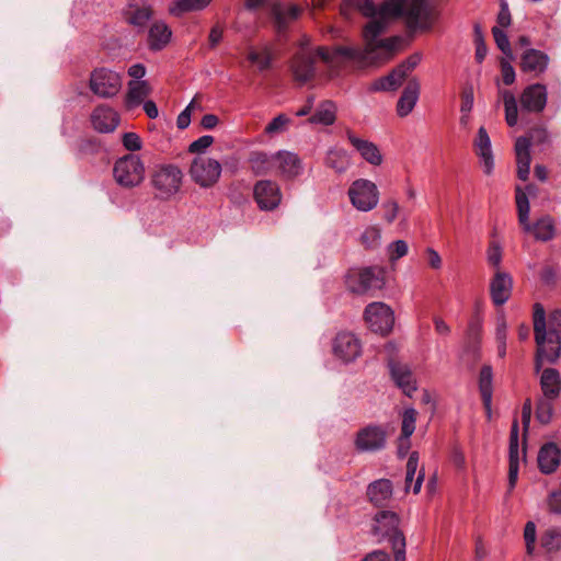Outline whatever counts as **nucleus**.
<instances>
[{
  "instance_id": "obj_17",
  "label": "nucleus",
  "mask_w": 561,
  "mask_h": 561,
  "mask_svg": "<svg viewBox=\"0 0 561 561\" xmlns=\"http://www.w3.org/2000/svg\"><path fill=\"white\" fill-rule=\"evenodd\" d=\"M512 287V276L503 270L495 271L490 280V295L493 304L496 306L505 304L511 296Z\"/></svg>"
},
{
  "instance_id": "obj_38",
  "label": "nucleus",
  "mask_w": 561,
  "mask_h": 561,
  "mask_svg": "<svg viewBox=\"0 0 561 561\" xmlns=\"http://www.w3.org/2000/svg\"><path fill=\"white\" fill-rule=\"evenodd\" d=\"M522 69L529 72H541L547 66V57L535 49L527 50L522 57Z\"/></svg>"
},
{
  "instance_id": "obj_53",
  "label": "nucleus",
  "mask_w": 561,
  "mask_h": 561,
  "mask_svg": "<svg viewBox=\"0 0 561 561\" xmlns=\"http://www.w3.org/2000/svg\"><path fill=\"white\" fill-rule=\"evenodd\" d=\"M524 538L526 541L527 553L531 554L535 548L536 541V526L533 522H528L525 526Z\"/></svg>"
},
{
  "instance_id": "obj_27",
  "label": "nucleus",
  "mask_w": 561,
  "mask_h": 561,
  "mask_svg": "<svg viewBox=\"0 0 561 561\" xmlns=\"http://www.w3.org/2000/svg\"><path fill=\"white\" fill-rule=\"evenodd\" d=\"M417 412L414 409H408L402 415L401 436L399 438L398 450L400 455L405 454L410 448L409 437L415 430Z\"/></svg>"
},
{
  "instance_id": "obj_40",
  "label": "nucleus",
  "mask_w": 561,
  "mask_h": 561,
  "mask_svg": "<svg viewBox=\"0 0 561 561\" xmlns=\"http://www.w3.org/2000/svg\"><path fill=\"white\" fill-rule=\"evenodd\" d=\"M541 389L548 399H553L559 394L560 378L559 374L551 368L545 369L541 375Z\"/></svg>"
},
{
  "instance_id": "obj_49",
  "label": "nucleus",
  "mask_w": 561,
  "mask_h": 561,
  "mask_svg": "<svg viewBox=\"0 0 561 561\" xmlns=\"http://www.w3.org/2000/svg\"><path fill=\"white\" fill-rule=\"evenodd\" d=\"M492 32H493V36H494V39H495V43H496L497 47L508 58L512 59L513 57H512L511 46H510V43H508L507 37H506L505 33L503 32V30L500 28L499 26H494Z\"/></svg>"
},
{
  "instance_id": "obj_3",
  "label": "nucleus",
  "mask_w": 561,
  "mask_h": 561,
  "mask_svg": "<svg viewBox=\"0 0 561 561\" xmlns=\"http://www.w3.org/2000/svg\"><path fill=\"white\" fill-rule=\"evenodd\" d=\"M399 525L400 520L394 513L381 511L374 518L373 531L376 536L388 538L392 546L396 561H404L405 540Z\"/></svg>"
},
{
  "instance_id": "obj_9",
  "label": "nucleus",
  "mask_w": 561,
  "mask_h": 561,
  "mask_svg": "<svg viewBox=\"0 0 561 561\" xmlns=\"http://www.w3.org/2000/svg\"><path fill=\"white\" fill-rule=\"evenodd\" d=\"M365 325L369 331L382 336L392 332L396 317L393 309L381 301H375L365 307L363 313Z\"/></svg>"
},
{
  "instance_id": "obj_51",
  "label": "nucleus",
  "mask_w": 561,
  "mask_h": 561,
  "mask_svg": "<svg viewBox=\"0 0 561 561\" xmlns=\"http://www.w3.org/2000/svg\"><path fill=\"white\" fill-rule=\"evenodd\" d=\"M401 207L397 201H387L383 204V219L389 224L393 222L397 219Z\"/></svg>"
},
{
  "instance_id": "obj_25",
  "label": "nucleus",
  "mask_w": 561,
  "mask_h": 561,
  "mask_svg": "<svg viewBox=\"0 0 561 561\" xmlns=\"http://www.w3.org/2000/svg\"><path fill=\"white\" fill-rule=\"evenodd\" d=\"M560 463V449L553 443L545 444L538 453V466L541 472L551 473Z\"/></svg>"
},
{
  "instance_id": "obj_44",
  "label": "nucleus",
  "mask_w": 561,
  "mask_h": 561,
  "mask_svg": "<svg viewBox=\"0 0 561 561\" xmlns=\"http://www.w3.org/2000/svg\"><path fill=\"white\" fill-rule=\"evenodd\" d=\"M502 256L503 252L501 245L496 241H491L486 250V260L488 264L493 268L494 272L502 270Z\"/></svg>"
},
{
  "instance_id": "obj_13",
  "label": "nucleus",
  "mask_w": 561,
  "mask_h": 561,
  "mask_svg": "<svg viewBox=\"0 0 561 561\" xmlns=\"http://www.w3.org/2000/svg\"><path fill=\"white\" fill-rule=\"evenodd\" d=\"M332 351L337 359L351 363L360 356L362 343L354 333L340 332L333 340Z\"/></svg>"
},
{
  "instance_id": "obj_45",
  "label": "nucleus",
  "mask_w": 561,
  "mask_h": 561,
  "mask_svg": "<svg viewBox=\"0 0 561 561\" xmlns=\"http://www.w3.org/2000/svg\"><path fill=\"white\" fill-rule=\"evenodd\" d=\"M289 124L290 118L284 114H280L266 125L265 133L268 136L280 134L286 130Z\"/></svg>"
},
{
  "instance_id": "obj_24",
  "label": "nucleus",
  "mask_w": 561,
  "mask_h": 561,
  "mask_svg": "<svg viewBox=\"0 0 561 561\" xmlns=\"http://www.w3.org/2000/svg\"><path fill=\"white\" fill-rule=\"evenodd\" d=\"M324 164L335 173L343 174L350 169L352 160L345 149L341 147H332L325 153Z\"/></svg>"
},
{
  "instance_id": "obj_62",
  "label": "nucleus",
  "mask_w": 561,
  "mask_h": 561,
  "mask_svg": "<svg viewBox=\"0 0 561 561\" xmlns=\"http://www.w3.org/2000/svg\"><path fill=\"white\" fill-rule=\"evenodd\" d=\"M511 23V14L506 7H502L499 15H497V25L500 28L508 26Z\"/></svg>"
},
{
  "instance_id": "obj_14",
  "label": "nucleus",
  "mask_w": 561,
  "mask_h": 561,
  "mask_svg": "<svg viewBox=\"0 0 561 561\" xmlns=\"http://www.w3.org/2000/svg\"><path fill=\"white\" fill-rule=\"evenodd\" d=\"M253 196L257 206L262 210H273L282 201L279 185L271 180H261L256 182L253 188Z\"/></svg>"
},
{
  "instance_id": "obj_63",
  "label": "nucleus",
  "mask_w": 561,
  "mask_h": 561,
  "mask_svg": "<svg viewBox=\"0 0 561 561\" xmlns=\"http://www.w3.org/2000/svg\"><path fill=\"white\" fill-rule=\"evenodd\" d=\"M549 506L552 512L561 513V490L551 494Z\"/></svg>"
},
{
  "instance_id": "obj_30",
  "label": "nucleus",
  "mask_w": 561,
  "mask_h": 561,
  "mask_svg": "<svg viewBox=\"0 0 561 561\" xmlns=\"http://www.w3.org/2000/svg\"><path fill=\"white\" fill-rule=\"evenodd\" d=\"M522 103L528 111H541L546 104V90L540 84L527 88L522 95Z\"/></svg>"
},
{
  "instance_id": "obj_52",
  "label": "nucleus",
  "mask_w": 561,
  "mask_h": 561,
  "mask_svg": "<svg viewBox=\"0 0 561 561\" xmlns=\"http://www.w3.org/2000/svg\"><path fill=\"white\" fill-rule=\"evenodd\" d=\"M473 88L466 87L463 88L460 94V112H471L473 107Z\"/></svg>"
},
{
  "instance_id": "obj_12",
  "label": "nucleus",
  "mask_w": 561,
  "mask_h": 561,
  "mask_svg": "<svg viewBox=\"0 0 561 561\" xmlns=\"http://www.w3.org/2000/svg\"><path fill=\"white\" fill-rule=\"evenodd\" d=\"M385 282V270L378 266L366 267L350 274L348 286L355 293H365L380 287Z\"/></svg>"
},
{
  "instance_id": "obj_42",
  "label": "nucleus",
  "mask_w": 561,
  "mask_h": 561,
  "mask_svg": "<svg viewBox=\"0 0 561 561\" xmlns=\"http://www.w3.org/2000/svg\"><path fill=\"white\" fill-rule=\"evenodd\" d=\"M409 252V244L404 240H396L388 244L386 254L392 268H394L396 262Z\"/></svg>"
},
{
  "instance_id": "obj_54",
  "label": "nucleus",
  "mask_w": 561,
  "mask_h": 561,
  "mask_svg": "<svg viewBox=\"0 0 561 561\" xmlns=\"http://www.w3.org/2000/svg\"><path fill=\"white\" fill-rule=\"evenodd\" d=\"M552 415V405L549 401H540L537 408V419L539 422L546 424L550 421Z\"/></svg>"
},
{
  "instance_id": "obj_50",
  "label": "nucleus",
  "mask_w": 561,
  "mask_h": 561,
  "mask_svg": "<svg viewBox=\"0 0 561 561\" xmlns=\"http://www.w3.org/2000/svg\"><path fill=\"white\" fill-rule=\"evenodd\" d=\"M122 142L125 149L129 151H138L142 148V141L136 133H125L122 137Z\"/></svg>"
},
{
  "instance_id": "obj_26",
  "label": "nucleus",
  "mask_w": 561,
  "mask_h": 561,
  "mask_svg": "<svg viewBox=\"0 0 561 561\" xmlns=\"http://www.w3.org/2000/svg\"><path fill=\"white\" fill-rule=\"evenodd\" d=\"M530 141L528 138L520 137L515 142V153L517 162V175L520 180L526 181L529 174L530 156H529Z\"/></svg>"
},
{
  "instance_id": "obj_23",
  "label": "nucleus",
  "mask_w": 561,
  "mask_h": 561,
  "mask_svg": "<svg viewBox=\"0 0 561 561\" xmlns=\"http://www.w3.org/2000/svg\"><path fill=\"white\" fill-rule=\"evenodd\" d=\"M420 89L421 85L416 79H411L408 82L397 103V114L400 117H405L412 112L419 100Z\"/></svg>"
},
{
  "instance_id": "obj_39",
  "label": "nucleus",
  "mask_w": 561,
  "mask_h": 561,
  "mask_svg": "<svg viewBox=\"0 0 561 561\" xmlns=\"http://www.w3.org/2000/svg\"><path fill=\"white\" fill-rule=\"evenodd\" d=\"M404 79L405 78L401 73V71L398 68H396L389 75L375 80L370 85V90L371 91L396 90Z\"/></svg>"
},
{
  "instance_id": "obj_41",
  "label": "nucleus",
  "mask_w": 561,
  "mask_h": 561,
  "mask_svg": "<svg viewBox=\"0 0 561 561\" xmlns=\"http://www.w3.org/2000/svg\"><path fill=\"white\" fill-rule=\"evenodd\" d=\"M247 59L252 66L265 69L268 67L272 56L267 47H250L247 53Z\"/></svg>"
},
{
  "instance_id": "obj_34",
  "label": "nucleus",
  "mask_w": 561,
  "mask_h": 561,
  "mask_svg": "<svg viewBox=\"0 0 561 561\" xmlns=\"http://www.w3.org/2000/svg\"><path fill=\"white\" fill-rule=\"evenodd\" d=\"M392 494V485L389 480H378L368 488L367 495L375 505L385 504Z\"/></svg>"
},
{
  "instance_id": "obj_20",
  "label": "nucleus",
  "mask_w": 561,
  "mask_h": 561,
  "mask_svg": "<svg viewBox=\"0 0 561 561\" xmlns=\"http://www.w3.org/2000/svg\"><path fill=\"white\" fill-rule=\"evenodd\" d=\"M152 13V8L145 0H129L123 9L124 20L138 27H144Z\"/></svg>"
},
{
  "instance_id": "obj_18",
  "label": "nucleus",
  "mask_w": 561,
  "mask_h": 561,
  "mask_svg": "<svg viewBox=\"0 0 561 561\" xmlns=\"http://www.w3.org/2000/svg\"><path fill=\"white\" fill-rule=\"evenodd\" d=\"M387 433L381 426L369 425L358 431L355 439L359 450H376L383 446Z\"/></svg>"
},
{
  "instance_id": "obj_43",
  "label": "nucleus",
  "mask_w": 561,
  "mask_h": 561,
  "mask_svg": "<svg viewBox=\"0 0 561 561\" xmlns=\"http://www.w3.org/2000/svg\"><path fill=\"white\" fill-rule=\"evenodd\" d=\"M381 239V229L374 225L364 229L359 237V242L365 249L376 248Z\"/></svg>"
},
{
  "instance_id": "obj_19",
  "label": "nucleus",
  "mask_w": 561,
  "mask_h": 561,
  "mask_svg": "<svg viewBox=\"0 0 561 561\" xmlns=\"http://www.w3.org/2000/svg\"><path fill=\"white\" fill-rule=\"evenodd\" d=\"M347 139L358 154L370 165L378 167L382 163L383 157L378 146L367 139L347 133Z\"/></svg>"
},
{
  "instance_id": "obj_7",
  "label": "nucleus",
  "mask_w": 561,
  "mask_h": 561,
  "mask_svg": "<svg viewBox=\"0 0 561 561\" xmlns=\"http://www.w3.org/2000/svg\"><path fill=\"white\" fill-rule=\"evenodd\" d=\"M350 204L358 211L368 213L379 203L380 193L373 181L364 178L352 181L347 187Z\"/></svg>"
},
{
  "instance_id": "obj_64",
  "label": "nucleus",
  "mask_w": 561,
  "mask_h": 561,
  "mask_svg": "<svg viewBox=\"0 0 561 561\" xmlns=\"http://www.w3.org/2000/svg\"><path fill=\"white\" fill-rule=\"evenodd\" d=\"M187 112L195 113L201 112L203 110V96L201 94H196L190 104L186 106Z\"/></svg>"
},
{
  "instance_id": "obj_29",
  "label": "nucleus",
  "mask_w": 561,
  "mask_h": 561,
  "mask_svg": "<svg viewBox=\"0 0 561 561\" xmlns=\"http://www.w3.org/2000/svg\"><path fill=\"white\" fill-rule=\"evenodd\" d=\"M213 0H172L168 7V12L173 16H182L191 12L205 10Z\"/></svg>"
},
{
  "instance_id": "obj_4",
  "label": "nucleus",
  "mask_w": 561,
  "mask_h": 561,
  "mask_svg": "<svg viewBox=\"0 0 561 561\" xmlns=\"http://www.w3.org/2000/svg\"><path fill=\"white\" fill-rule=\"evenodd\" d=\"M115 182L125 188L139 186L146 178V165L139 154L127 153L116 160L113 168Z\"/></svg>"
},
{
  "instance_id": "obj_15",
  "label": "nucleus",
  "mask_w": 561,
  "mask_h": 561,
  "mask_svg": "<svg viewBox=\"0 0 561 561\" xmlns=\"http://www.w3.org/2000/svg\"><path fill=\"white\" fill-rule=\"evenodd\" d=\"M304 171L302 160L300 157L288 150H279L275 152V173L285 179L294 180Z\"/></svg>"
},
{
  "instance_id": "obj_5",
  "label": "nucleus",
  "mask_w": 561,
  "mask_h": 561,
  "mask_svg": "<svg viewBox=\"0 0 561 561\" xmlns=\"http://www.w3.org/2000/svg\"><path fill=\"white\" fill-rule=\"evenodd\" d=\"M400 346L396 342L385 344L382 353L387 357L391 377L404 394L411 397L416 390V380L411 367L397 358Z\"/></svg>"
},
{
  "instance_id": "obj_46",
  "label": "nucleus",
  "mask_w": 561,
  "mask_h": 561,
  "mask_svg": "<svg viewBox=\"0 0 561 561\" xmlns=\"http://www.w3.org/2000/svg\"><path fill=\"white\" fill-rule=\"evenodd\" d=\"M215 139L210 135H204L196 140H194L188 146V152L194 153L196 156L205 154L207 149L214 144Z\"/></svg>"
},
{
  "instance_id": "obj_2",
  "label": "nucleus",
  "mask_w": 561,
  "mask_h": 561,
  "mask_svg": "<svg viewBox=\"0 0 561 561\" xmlns=\"http://www.w3.org/2000/svg\"><path fill=\"white\" fill-rule=\"evenodd\" d=\"M534 330L537 344L536 369H539L545 362L553 363L560 356L561 311L551 312L547 321L543 309L536 305Z\"/></svg>"
},
{
  "instance_id": "obj_8",
  "label": "nucleus",
  "mask_w": 561,
  "mask_h": 561,
  "mask_svg": "<svg viewBox=\"0 0 561 561\" xmlns=\"http://www.w3.org/2000/svg\"><path fill=\"white\" fill-rule=\"evenodd\" d=\"M221 173V163L206 154L195 156L188 169L192 181L202 188L215 186L219 182Z\"/></svg>"
},
{
  "instance_id": "obj_1",
  "label": "nucleus",
  "mask_w": 561,
  "mask_h": 561,
  "mask_svg": "<svg viewBox=\"0 0 561 561\" xmlns=\"http://www.w3.org/2000/svg\"><path fill=\"white\" fill-rule=\"evenodd\" d=\"M359 12L369 18L363 30L365 47H319L312 50L309 39L301 42V47L291 61L294 79L307 83L319 67H324L330 75L346 62L362 65H380L390 60L401 48L402 38L398 36L379 38V34L393 21L404 20L410 27L428 30L434 24L437 12L428 0H385L377 8L371 0H347Z\"/></svg>"
},
{
  "instance_id": "obj_6",
  "label": "nucleus",
  "mask_w": 561,
  "mask_h": 561,
  "mask_svg": "<svg viewBox=\"0 0 561 561\" xmlns=\"http://www.w3.org/2000/svg\"><path fill=\"white\" fill-rule=\"evenodd\" d=\"M183 173L174 164L158 165L151 178L156 196L163 201L173 198L181 190Z\"/></svg>"
},
{
  "instance_id": "obj_31",
  "label": "nucleus",
  "mask_w": 561,
  "mask_h": 561,
  "mask_svg": "<svg viewBox=\"0 0 561 561\" xmlns=\"http://www.w3.org/2000/svg\"><path fill=\"white\" fill-rule=\"evenodd\" d=\"M419 455L412 453L407 462V474H405V490H412L413 493H419L424 479V474L421 471L417 472Z\"/></svg>"
},
{
  "instance_id": "obj_10",
  "label": "nucleus",
  "mask_w": 561,
  "mask_h": 561,
  "mask_svg": "<svg viewBox=\"0 0 561 561\" xmlns=\"http://www.w3.org/2000/svg\"><path fill=\"white\" fill-rule=\"evenodd\" d=\"M516 206L518 213V222L523 229L533 233L537 239L546 241L553 237L554 228L552 220L549 217H543L537 221L533 227L529 224V203L527 193L522 191L519 186L516 187Z\"/></svg>"
},
{
  "instance_id": "obj_28",
  "label": "nucleus",
  "mask_w": 561,
  "mask_h": 561,
  "mask_svg": "<svg viewBox=\"0 0 561 561\" xmlns=\"http://www.w3.org/2000/svg\"><path fill=\"white\" fill-rule=\"evenodd\" d=\"M150 92L151 87L147 81H130L125 99L126 108L131 110L141 104Z\"/></svg>"
},
{
  "instance_id": "obj_55",
  "label": "nucleus",
  "mask_w": 561,
  "mask_h": 561,
  "mask_svg": "<svg viewBox=\"0 0 561 561\" xmlns=\"http://www.w3.org/2000/svg\"><path fill=\"white\" fill-rule=\"evenodd\" d=\"M501 73L502 80L505 84L510 85L515 80V71L506 59H501Z\"/></svg>"
},
{
  "instance_id": "obj_36",
  "label": "nucleus",
  "mask_w": 561,
  "mask_h": 561,
  "mask_svg": "<svg viewBox=\"0 0 561 561\" xmlns=\"http://www.w3.org/2000/svg\"><path fill=\"white\" fill-rule=\"evenodd\" d=\"M479 389L484 409L490 415L492 402V369L490 366H483L480 370Z\"/></svg>"
},
{
  "instance_id": "obj_22",
  "label": "nucleus",
  "mask_w": 561,
  "mask_h": 561,
  "mask_svg": "<svg viewBox=\"0 0 561 561\" xmlns=\"http://www.w3.org/2000/svg\"><path fill=\"white\" fill-rule=\"evenodd\" d=\"M91 123L94 129L101 133H111L117 127L119 115L114 108L100 105L92 112Z\"/></svg>"
},
{
  "instance_id": "obj_48",
  "label": "nucleus",
  "mask_w": 561,
  "mask_h": 561,
  "mask_svg": "<svg viewBox=\"0 0 561 561\" xmlns=\"http://www.w3.org/2000/svg\"><path fill=\"white\" fill-rule=\"evenodd\" d=\"M505 339H506V323H505L504 319L501 317L497 320V325H496V341L499 343L497 353H499L500 357H504L506 354Z\"/></svg>"
},
{
  "instance_id": "obj_32",
  "label": "nucleus",
  "mask_w": 561,
  "mask_h": 561,
  "mask_svg": "<svg viewBox=\"0 0 561 561\" xmlns=\"http://www.w3.org/2000/svg\"><path fill=\"white\" fill-rule=\"evenodd\" d=\"M250 168L257 174L275 173V153L255 151L249 158Z\"/></svg>"
},
{
  "instance_id": "obj_33",
  "label": "nucleus",
  "mask_w": 561,
  "mask_h": 561,
  "mask_svg": "<svg viewBox=\"0 0 561 561\" xmlns=\"http://www.w3.org/2000/svg\"><path fill=\"white\" fill-rule=\"evenodd\" d=\"M271 11L278 26L283 27L299 16L301 8L294 3H275Z\"/></svg>"
},
{
  "instance_id": "obj_21",
  "label": "nucleus",
  "mask_w": 561,
  "mask_h": 561,
  "mask_svg": "<svg viewBox=\"0 0 561 561\" xmlns=\"http://www.w3.org/2000/svg\"><path fill=\"white\" fill-rule=\"evenodd\" d=\"M517 423L514 422L510 442L508 488L512 491L518 479L519 465L525 459V449L518 448Z\"/></svg>"
},
{
  "instance_id": "obj_60",
  "label": "nucleus",
  "mask_w": 561,
  "mask_h": 561,
  "mask_svg": "<svg viewBox=\"0 0 561 561\" xmlns=\"http://www.w3.org/2000/svg\"><path fill=\"white\" fill-rule=\"evenodd\" d=\"M451 459H453V463L459 470H465L466 469V456H465V453L461 449L455 448L454 451H453Z\"/></svg>"
},
{
  "instance_id": "obj_35",
  "label": "nucleus",
  "mask_w": 561,
  "mask_h": 561,
  "mask_svg": "<svg viewBox=\"0 0 561 561\" xmlns=\"http://www.w3.org/2000/svg\"><path fill=\"white\" fill-rule=\"evenodd\" d=\"M336 106L331 101L321 102L313 115L309 117V122L312 124L332 125L336 118Z\"/></svg>"
},
{
  "instance_id": "obj_16",
  "label": "nucleus",
  "mask_w": 561,
  "mask_h": 561,
  "mask_svg": "<svg viewBox=\"0 0 561 561\" xmlns=\"http://www.w3.org/2000/svg\"><path fill=\"white\" fill-rule=\"evenodd\" d=\"M473 151L479 158L480 165L486 175H490L494 169V156L490 136L484 127H480L473 139Z\"/></svg>"
},
{
  "instance_id": "obj_61",
  "label": "nucleus",
  "mask_w": 561,
  "mask_h": 561,
  "mask_svg": "<svg viewBox=\"0 0 561 561\" xmlns=\"http://www.w3.org/2000/svg\"><path fill=\"white\" fill-rule=\"evenodd\" d=\"M219 124L218 116L214 114H206L203 116L201 121V125L204 129H214Z\"/></svg>"
},
{
  "instance_id": "obj_11",
  "label": "nucleus",
  "mask_w": 561,
  "mask_h": 561,
  "mask_svg": "<svg viewBox=\"0 0 561 561\" xmlns=\"http://www.w3.org/2000/svg\"><path fill=\"white\" fill-rule=\"evenodd\" d=\"M121 87L122 77L115 71L107 68H99L91 73L90 88L99 96H114L121 90Z\"/></svg>"
},
{
  "instance_id": "obj_56",
  "label": "nucleus",
  "mask_w": 561,
  "mask_h": 561,
  "mask_svg": "<svg viewBox=\"0 0 561 561\" xmlns=\"http://www.w3.org/2000/svg\"><path fill=\"white\" fill-rule=\"evenodd\" d=\"M421 60L420 55H413L409 57L404 62H402L399 67H397L401 73L407 78L419 65Z\"/></svg>"
},
{
  "instance_id": "obj_59",
  "label": "nucleus",
  "mask_w": 561,
  "mask_h": 561,
  "mask_svg": "<svg viewBox=\"0 0 561 561\" xmlns=\"http://www.w3.org/2000/svg\"><path fill=\"white\" fill-rule=\"evenodd\" d=\"M433 323H434V329H435V332L439 335H447L449 334L450 332V327L447 324V322L438 317V316H435L433 318Z\"/></svg>"
},
{
  "instance_id": "obj_58",
  "label": "nucleus",
  "mask_w": 561,
  "mask_h": 561,
  "mask_svg": "<svg viewBox=\"0 0 561 561\" xmlns=\"http://www.w3.org/2000/svg\"><path fill=\"white\" fill-rule=\"evenodd\" d=\"M481 309H482V304L478 301L476 304V312H477L476 319L470 323L469 330H468V334L470 337H476L480 333L481 320L479 318V313H480Z\"/></svg>"
},
{
  "instance_id": "obj_47",
  "label": "nucleus",
  "mask_w": 561,
  "mask_h": 561,
  "mask_svg": "<svg viewBox=\"0 0 561 561\" xmlns=\"http://www.w3.org/2000/svg\"><path fill=\"white\" fill-rule=\"evenodd\" d=\"M561 543V534L557 529H549L541 538V545L548 551H552L559 548Z\"/></svg>"
},
{
  "instance_id": "obj_37",
  "label": "nucleus",
  "mask_w": 561,
  "mask_h": 561,
  "mask_svg": "<svg viewBox=\"0 0 561 561\" xmlns=\"http://www.w3.org/2000/svg\"><path fill=\"white\" fill-rule=\"evenodd\" d=\"M171 31L163 22L152 24L149 30V45L152 49L159 50L163 48L170 41Z\"/></svg>"
},
{
  "instance_id": "obj_57",
  "label": "nucleus",
  "mask_w": 561,
  "mask_h": 561,
  "mask_svg": "<svg viewBox=\"0 0 561 561\" xmlns=\"http://www.w3.org/2000/svg\"><path fill=\"white\" fill-rule=\"evenodd\" d=\"M425 257H426V262H427V265L433 268V270H439L443 265V261H442V257L440 255L438 254L437 251H435L434 249L432 248H428L426 251H425Z\"/></svg>"
}]
</instances>
